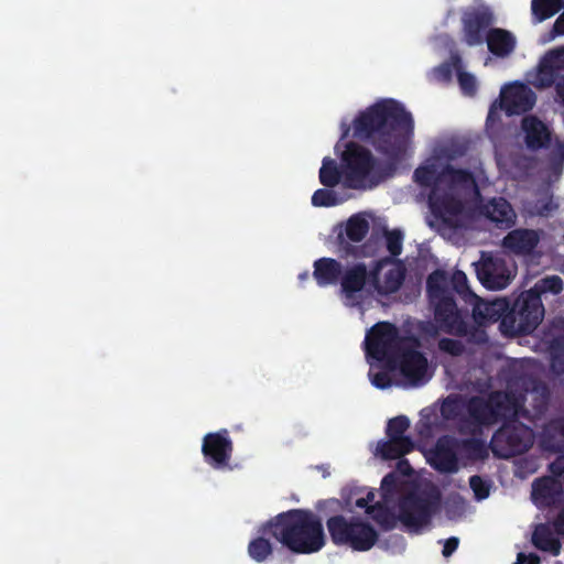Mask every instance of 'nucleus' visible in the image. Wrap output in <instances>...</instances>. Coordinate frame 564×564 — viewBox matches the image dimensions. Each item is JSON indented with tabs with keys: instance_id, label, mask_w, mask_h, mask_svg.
Wrapping results in <instances>:
<instances>
[{
	"instance_id": "nucleus-1",
	"label": "nucleus",
	"mask_w": 564,
	"mask_h": 564,
	"mask_svg": "<svg viewBox=\"0 0 564 564\" xmlns=\"http://www.w3.org/2000/svg\"><path fill=\"white\" fill-rule=\"evenodd\" d=\"M413 130L412 115L394 99H382L359 112L354 120V135L370 141L386 161L379 162L370 150L349 142L341 156L345 185L371 189L392 177L405 159Z\"/></svg>"
},
{
	"instance_id": "nucleus-2",
	"label": "nucleus",
	"mask_w": 564,
	"mask_h": 564,
	"mask_svg": "<svg viewBox=\"0 0 564 564\" xmlns=\"http://www.w3.org/2000/svg\"><path fill=\"white\" fill-rule=\"evenodd\" d=\"M458 158V140L452 139L434 148L433 154L414 170L413 180L429 189L430 226L443 236L458 231V169L452 162Z\"/></svg>"
},
{
	"instance_id": "nucleus-3",
	"label": "nucleus",
	"mask_w": 564,
	"mask_h": 564,
	"mask_svg": "<svg viewBox=\"0 0 564 564\" xmlns=\"http://www.w3.org/2000/svg\"><path fill=\"white\" fill-rule=\"evenodd\" d=\"M421 341L414 335H400L398 327L389 322H379L368 332L365 340L366 355L391 371L399 370L411 386L427 381V358L420 350Z\"/></svg>"
},
{
	"instance_id": "nucleus-4",
	"label": "nucleus",
	"mask_w": 564,
	"mask_h": 564,
	"mask_svg": "<svg viewBox=\"0 0 564 564\" xmlns=\"http://www.w3.org/2000/svg\"><path fill=\"white\" fill-rule=\"evenodd\" d=\"M263 532L295 554H313L326 544L321 517L310 509H290L267 521Z\"/></svg>"
},
{
	"instance_id": "nucleus-5",
	"label": "nucleus",
	"mask_w": 564,
	"mask_h": 564,
	"mask_svg": "<svg viewBox=\"0 0 564 564\" xmlns=\"http://www.w3.org/2000/svg\"><path fill=\"white\" fill-rule=\"evenodd\" d=\"M530 397L542 405L545 399V388L536 384L532 377L523 376L508 384L507 392H496L486 401L473 399L469 403L471 416L481 424H492L500 419L518 415L520 412L529 413L523 408L524 401Z\"/></svg>"
},
{
	"instance_id": "nucleus-6",
	"label": "nucleus",
	"mask_w": 564,
	"mask_h": 564,
	"mask_svg": "<svg viewBox=\"0 0 564 564\" xmlns=\"http://www.w3.org/2000/svg\"><path fill=\"white\" fill-rule=\"evenodd\" d=\"M458 293V268L454 267L451 275L442 269H436L426 279V293L430 305L434 310L435 323L427 322L422 332L435 338L440 330L458 336V305L454 299Z\"/></svg>"
},
{
	"instance_id": "nucleus-7",
	"label": "nucleus",
	"mask_w": 564,
	"mask_h": 564,
	"mask_svg": "<svg viewBox=\"0 0 564 564\" xmlns=\"http://www.w3.org/2000/svg\"><path fill=\"white\" fill-rule=\"evenodd\" d=\"M441 502L442 494L435 484L412 481L397 500L400 528L410 534H421L431 527Z\"/></svg>"
},
{
	"instance_id": "nucleus-8",
	"label": "nucleus",
	"mask_w": 564,
	"mask_h": 564,
	"mask_svg": "<svg viewBox=\"0 0 564 564\" xmlns=\"http://www.w3.org/2000/svg\"><path fill=\"white\" fill-rule=\"evenodd\" d=\"M488 183L481 167L473 173L460 170V215L464 210H479L491 221L509 227L513 224L516 214L510 204L503 198H495L481 206L480 189Z\"/></svg>"
},
{
	"instance_id": "nucleus-9",
	"label": "nucleus",
	"mask_w": 564,
	"mask_h": 564,
	"mask_svg": "<svg viewBox=\"0 0 564 564\" xmlns=\"http://www.w3.org/2000/svg\"><path fill=\"white\" fill-rule=\"evenodd\" d=\"M388 259L373 261L368 268L365 262H355L347 265L339 280L340 295L344 304L349 307H361L365 301L375 292L378 269H381Z\"/></svg>"
},
{
	"instance_id": "nucleus-10",
	"label": "nucleus",
	"mask_w": 564,
	"mask_h": 564,
	"mask_svg": "<svg viewBox=\"0 0 564 564\" xmlns=\"http://www.w3.org/2000/svg\"><path fill=\"white\" fill-rule=\"evenodd\" d=\"M326 527L335 545H348L355 551H368L378 541V532L373 527L359 518L333 516L327 519Z\"/></svg>"
},
{
	"instance_id": "nucleus-11",
	"label": "nucleus",
	"mask_w": 564,
	"mask_h": 564,
	"mask_svg": "<svg viewBox=\"0 0 564 564\" xmlns=\"http://www.w3.org/2000/svg\"><path fill=\"white\" fill-rule=\"evenodd\" d=\"M541 299L533 292H523L514 301L510 312L500 322V329L507 336L533 332L544 317Z\"/></svg>"
},
{
	"instance_id": "nucleus-12",
	"label": "nucleus",
	"mask_w": 564,
	"mask_h": 564,
	"mask_svg": "<svg viewBox=\"0 0 564 564\" xmlns=\"http://www.w3.org/2000/svg\"><path fill=\"white\" fill-rule=\"evenodd\" d=\"M458 423V394L451 393L441 406H426L420 411V419L415 424L416 435L421 441H432Z\"/></svg>"
},
{
	"instance_id": "nucleus-13",
	"label": "nucleus",
	"mask_w": 564,
	"mask_h": 564,
	"mask_svg": "<svg viewBox=\"0 0 564 564\" xmlns=\"http://www.w3.org/2000/svg\"><path fill=\"white\" fill-rule=\"evenodd\" d=\"M435 444L427 445L431 441H421L417 436V449L421 451L426 463L441 474H454L458 471V438L453 435H437Z\"/></svg>"
},
{
	"instance_id": "nucleus-14",
	"label": "nucleus",
	"mask_w": 564,
	"mask_h": 564,
	"mask_svg": "<svg viewBox=\"0 0 564 564\" xmlns=\"http://www.w3.org/2000/svg\"><path fill=\"white\" fill-rule=\"evenodd\" d=\"M533 443V432L523 424L512 422L503 425L491 440L494 454L508 458L528 451Z\"/></svg>"
},
{
	"instance_id": "nucleus-15",
	"label": "nucleus",
	"mask_w": 564,
	"mask_h": 564,
	"mask_svg": "<svg viewBox=\"0 0 564 564\" xmlns=\"http://www.w3.org/2000/svg\"><path fill=\"white\" fill-rule=\"evenodd\" d=\"M476 273L484 286L490 290L507 288L516 276V265L511 261L494 256H482L476 264Z\"/></svg>"
},
{
	"instance_id": "nucleus-16",
	"label": "nucleus",
	"mask_w": 564,
	"mask_h": 564,
	"mask_svg": "<svg viewBox=\"0 0 564 564\" xmlns=\"http://www.w3.org/2000/svg\"><path fill=\"white\" fill-rule=\"evenodd\" d=\"M232 451V441L229 438L227 430L208 433L203 438L202 453L205 462L214 469L227 468Z\"/></svg>"
},
{
	"instance_id": "nucleus-17",
	"label": "nucleus",
	"mask_w": 564,
	"mask_h": 564,
	"mask_svg": "<svg viewBox=\"0 0 564 564\" xmlns=\"http://www.w3.org/2000/svg\"><path fill=\"white\" fill-rule=\"evenodd\" d=\"M534 104L535 95L527 85L512 83L501 88L499 107L508 115L525 112Z\"/></svg>"
},
{
	"instance_id": "nucleus-18",
	"label": "nucleus",
	"mask_w": 564,
	"mask_h": 564,
	"mask_svg": "<svg viewBox=\"0 0 564 564\" xmlns=\"http://www.w3.org/2000/svg\"><path fill=\"white\" fill-rule=\"evenodd\" d=\"M460 297H464V300L466 302L468 301L469 304L473 306V318L478 325H485L488 323L497 322L499 318L505 316L503 314L507 312L509 307L508 302L503 299H497L491 302H486L477 296L463 292L462 289Z\"/></svg>"
},
{
	"instance_id": "nucleus-19",
	"label": "nucleus",
	"mask_w": 564,
	"mask_h": 564,
	"mask_svg": "<svg viewBox=\"0 0 564 564\" xmlns=\"http://www.w3.org/2000/svg\"><path fill=\"white\" fill-rule=\"evenodd\" d=\"M383 259H388L389 262L378 269L373 291L380 295H389L397 292L402 285L405 278V268L401 262H397L390 257Z\"/></svg>"
},
{
	"instance_id": "nucleus-20",
	"label": "nucleus",
	"mask_w": 564,
	"mask_h": 564,
	"mask_svg": "<svg viewBox=\"0 0 564 564\" xmlns=\"http://www.w3.org/2000/svg\"><path fill=\"white\" fill-rule=\"evenodd\" d=\"M437 47H446L449 51V59L434 67L431 72V79L448 84L452 80L453 74L458 77V50L455 48V42L446 34H440L434 39Z\"/></svg>"
},
{
	"instance_id": "nucleus-21",
	"label": "nucleus",
	"mask_w": 564,
	"mask_h": 564,
	"mask_svg": "<svg viewBox=\"0 0 564 564\" xmlns=\"http://www.w3.org/2000/svg\"><path fill=\"white\" fill-rule=\"evenodd\" d=\"M521 129L524 134V142L531 150L545 148L551 142L550 128L535 116L524 117Z\"/></svg>"
},
{
	"instance_id": "nucleus-22",
	"label": "nucleus",
	"mask_w": 564,
	"mask_h": 564,
	"mask_svg": "<svg viewBox=\"0 0 564 564\" xmlns=\"http://www.w3.org/2000/svg\"><path fill=\"white\" fill-rule=\"evenodd\" d=\"M488 50L497 57L510 56L517 47L516 35L505 29H490L486 36Z\"/></svg>"
},
{
	"instance_id": "nucleus-23",
	"label": "nucleus",
	"mask_w": 564,
	"mask_h": 564,
	"mask_svg": "<svg viewBox=\"0 0 564 564\" xmlns=\"http://www.w3.org/2000/svg\"><path fill=\"white\" fill-rule=\"evenodd\" d=\"M561 492V480L552 477L539 479L532 485V500L538 507H546L556 502Z\"/></svg>"
},
{
	"instance_id": "nucleus-24",
	"label": "nucleus",
	"mask_w": 564,
	"mask_h": 564,
	"mask_svg": "<svg viewBox=\"0 0 564 564\" xmlns=\"http://www.w3.org/2000/svg\"><path fill=\"white\" fill-rule=\"evenodd\" d=\"M341 263L333 258H319L314 262L313 276L319 286L334 285L339 282Z\"/></svg>"
},
{
	"instance_id": "nucleus-25",
	"label": "nucleus",
	"mask_w": 564,
	"mask_h": 564,
	"mask_svg": "<svg viewBox=\"0 0 564 564\" xmlns=\"http://www.w3.org/2000/svg\"><path fill=\"white\" fill-rule=\"evenodd\" d=\"M417 445L413 440H380L373 451L376 457L382 460L399 459L411 453Z\"/></svg>"
},
{
	"instance_id": "nucleus-26",
	"label": "nucleus",
	"mask_w": 564,
	"mask_h": 564,
	"mask_svg": "<svg viewBox=\"0 0 564 564\" xmlns=\"http://www.w3.org/2000/svg\"><path fill=\"white\" fill-rule=\"evenodd\" d=\"M492 14L484 11L468 14L464 22L465 41L468 45L482 43L484 30L492 23Z\"/></svg>"
},
{
	"instance_id": "nucleus-27",
	"label": "nucleus",
	"mask_w": 564,
	"mask_h": 564,
	"mask_svg": "<svg viewBox=\"0 0 564 564\" xmlns=\"http://www.w3.org/2000/svg\"><path fill=\"white\" fill-rule=\"evenodd\" d=\"M539 242V235L530 229H516L503 239V247L514 253H529Z\"/></svg>"
},
{
	"instance_id": "nucleus-28",
	"label": "nucleus",
	"mask_w": 564,
	"mask_h": 564,
	"mask_svg": "<svg viewBox=\"0 0 564 564\" xmlns=\"http://www.w3.org/2000/svg\"><path fill=\"white\" fill-rule=\"evenodd\" d=\"M267 528V521L259 525L258 536L250 540L247 551L248 555L257 563H263L268 561L273 554V544L269 538H272V533L263 532Z\"/></svg>"
},
{
	"instance_id": "nucleus-29",
	"label": "nucleus",
	"mask_w": 564,
	"mask_h": 564,
	"mask_svg": "<svg viewBox=\"0 0 564 564\" xmlns=\"http://www.w3.org/2000/svg\"><path fill=\"white\" fill-rule=\"evenodd\" d=\"M368 232V220L359 215H354L346 223L345 234L339 232L337 240L340 246H344L346 249H348V241L360 242L365 239Z\"/></svg>"
},
{
	"instance_id": "nucleus-30",
	"label": "nucleus",
	"mask_w": 564,
	"mask_h": 564,
	"mask_svg": "<svg viewBox=\"0 0 564 564\" xmlns=\"http://www.w3.org/2000/svg\"><path fill=\"white\" fill-rule=\"evenodd\" d=\"M532 543L541 551L549 552L556 556L561 552V543L554 535L552 529L546 524L536 525L532 534Z\"/></svg>"
},
{
	"instance_id": "nucleus-31",
	"label": "nucleus",
	"mask_w": 564,
	"mask_h": 564,
	"mask_svg": "<svg viewBox=\"0 0 564 564\" xmlns=\"http://www.w3.org/2000/svg\"><path fill=\"white\" fill-rule=\"evenodd\" d=\"M367 513L372 520L384 531H390L397 528L399 523V513L393 512L387 506L377 502L367 508Z\"/></svg>"
},
{
	"instance_id": "nucleus-32",
	"label": "nucleus",
	"mask_w": 564,
	"mask_h": 564,
	"mask_svg": "<svg viewBox=\"0 0 564 564\" xmlns=\"http://www.w3.org/2000/svg\"><path fill=\"white\" fill-rule=\"evenodd\" d=\"M545 341L549 344L552 370L564 373V334H547Z\"/></svg>"
},
{
	"instance_id": "nucleus-33",
	"label": "nucleus",
	"mask_w": 564,
	"mask_h": 564,
	"mask_svg": "<svg viewBox=\"0 0 564 564\" xmlns=\"http://www.w3.org/2000/svg\"><path fill=\"white\" fill-rule=\"evenodd\" d=\"M412 481L404 480L398 473L390 471L381 480V494L384 501H390L395 495L405 492Z\"/></svg>"
},
{
	"instance_id": "nucleus-34",
	"label": "nucleus",
	"mask_w": 564,
	"mask_h": 564,
	"mask_svg": "<svg viewBox=\"0 0 564 564\" xmlns=\"http://www.w3.org/2000/svg\"><path fill=\"white\" fill-rule=\"evenodd\" d=\"M556 68L543 56L534 73L530 75V83L538 88L550 87L554 83Z\"/></svg>"
},
{
	"instance_id": "nucleus-35",
	"label": "nucleus",
	"mask_w": 564,
	"mask_h": 564,
	"mask_svg": "<svg viewBox=\"0 0 564 564\" xmlns=\"http://www.w3.org/2000/svg\"><path fill=\"white\" fill-rule=\"evenodd\" d=\"M542 444L547 449H564V419L557 420L546 427Z\"/></svg>"
},
{
	"instance_id": "nucleus-36",
	"label": "nucleus",
	"mask_w": 564,
	"mask_h": 564,
	"mask_svg": "<svg viewBox=\"0 0 564 564\" xmlns=\"http://www.w3.org/2000/svg\"><path fill=\"white\" fill-rule=\"evenodd\" d=\"M343 175L344 172H340L335 160L328 156L323 159L322 166L319 169V182L324 186L328 188L335 187L339 184Z\"/></svg>"
},
{
	"instance_id": "nucleus-37",
	"label": "nucleus",
	"mask_w": 564,
	"mask_h": 564,
	"mask_svg": "<svg viewBox=\"0 0 564 564\" xmlns=\"http://www.w3.org/2000/svg\"><path fill=\"white\" fill-rule=\"evenodd\" d=\"M410 427V420L405 415H399L393 419H390L387 423L386 435L387 438L391 440H412L410 436L405 435V432Z\"/></svg>"
},
{
	"instance_id": "nucleus-38",
	"label": "nucleus",
	"mask_w": 564,
	"mask_h": 564,
	"mask_svg": "<svg viewBox=\"0 0 564 564\" xmlns=\"http://www.w3.org/2000/svg\"><path fill=\"white\" fill-rule=\"evenodd\" d=\"M563 290V281L560 276L551 275L538 281L534 286L527 292H533L539 299L542 294H558Z\"/></svg>"
},
{
	"instance_id": "nucleus-39",
	"label": "nucleus",
	"mask_w": 564,
	"mask_h": 564,
	"mask_svg": "<svg viewBox=\"0 0 564 564\" xmlns=\"http://www.w3.org/2000/svg\"><path fill=\"white\" fill-rule=\"evenodd\" d=\"M561 9V2H532V15L536 23L553 17Z\"/></svg>"
},
{
	"instance_id": "nucleus-40",
	"label": "nucleus",
	"mask_w": 564,
	"mask_h": 564,
	"mask_svg": "<svg viewBox=\"0 0 564 564\" xmlns=\"http://www.w3.org/2000/svg\"><path fill=\"white\" fill-rule=\"evenodd\" d=\"M339 203L336 193L328 188H318L312 196V205L315 207H333Z\"/></svg>"
},
{
	"instance_id": "nucleus-41",
	"label": "nucleus",
	"mask_w": 564,
	"mask_h": 564,
	"mask_svg": "<svg viewBox=\"0 0 564 564\" xmlns=\"http://www.w3.org/2000/svg\"><path fill=\"white\" fill-rule=\"evenodd\" d=\"M402 231L394 229L386 231V246L391 257H398L402 252Z\"/></svg>"
},
{
	"instance_id": "nucleus-42",
	"label": "nucleus",
	"mask_w": 564,
	"mask_h": 564,
	"mask_svg": "<svg viewBox=\"0 0 564 564\" xmlns=\"http://www.w3.org/2000/svg\"><path fill=\"white\" fill-rule=\"evenodd\" d=\"M478 88L479 83L476 76L460 70V91L467 97H474Z\"/></svg>"
},
{
	"instance_id": "nucleus-43",
	"label": "nucleus",
	"mask_w": 564,
	"mask_h": 564,
	"mask_svg": "<svg viewBox=\"0 0 564 564\" xmlns=\"http://www.w3.org/2000/svg\"><path fill=\"white\" fill-rule=\"evenodd\" d=\"M469 485L477 500H482L488 497L489 488L480 477L473 476L469 480Z\"/></svg>"
},
{
	"instance_id": "nucleus-44",
	"label": "nucleus",
	"mask_w": 564,
	"mask_h": 564,
	"mask_svg": "<svg viewBox=\"0 0 564 564\" xmlns=\"http://www.w3.org/2000/svg\"><path fill=\"white\" fill-rule=\"evenodd\" d=\"M469 451H473L475 458H484L487 453L485 445L478 441L460 443V455Z\"/></svg>"
},
{
	"instance_id": "nucleus-45",
	"label": "nucleus",
	"mask_w": 564,
	"mask_h": 564,
	"mask_svg": "<svg viewBox=\"0 0 564 564\" xmlns=\"http://www.w3.org/2000/svg\"><path fill=\"white\" fill-rule=\"evenodd\" d=\"M438 349L442 352H446L453 357H456L458 356V339L442 338L438 341Z\"/></svg>"
},
{
	"instance_id": "nucleus-46",
	"label": "nucleus",
	"mask_w": 564,
	"mask_h": 564,
	"mask_svg": "<svg viewBox=\"0 0 564 564\" xmlns=\"http://www.w3.org/2000/svg\"><path fill=\"white\" fill-rule=\"evenodd\" d=\"M544 56L556 69L564 67V46L551 50Z\"/></svg>"
},
{
	"instance_id": "nucleus-47",
	"label": "nucleus",
	"mask_w": 564,
	"mask_h": 564,
	"mask_svg": "<svg viewBox=\"0 0 564 564\" xmlns=\"http://www.w3.org/2000/svg\"><path fill=\"white\" fill-rule=\"evenodd\" d=\"M557 208V205L552 198L545 197L544 200L539 202L534 207V213L541 216H547Z\"/></svg>"
},
{
	"instance_id": "nucleus-48",
	"label": "nucleus",
	"mask_w": 564,
	"mask_h": 564,
	"mask_svg": "<svg viewBox=\"0 0 564 564\" xmlns=\"http://www.w3.org/2000/svg\"><path fill=\"white\" fill-rule=\"evenodd\" d=\"M413 468L410 465L409 460L406 458H399L395 469L392 470V473H398V476L403 478L405 476H411L413 474Z\"/></svg>"
},
{
	"instance_id": "nucleus-49",
	"label": "nucleus",
	"mask_w": 564,
	"mask_h": 564,
	"mask_svg": "<svg viewBox=\"0 0 564 564\" xmlns=\"http://www.w3.org/2000/svg\"><path fill=\"white\" fill-rule=\"evenodd\" d=\"M372 384L379 389H386L391 386L390 376L387 372H377L371 380Z\"/></svg>"
},
{
	"instance_id": "nucleus-50",
	"label": "nucleus",
	"mask_w": 564,
	"mask_h": 564,
	"mask_svg": "<svg viewBox=\"0 0 564 564\" xmlns=\"http://www.w3.org/2000/svg\"><path fill=\"white\" fill-rule=\"evenodd\" d=\"M457 547H458V538L452 536L445 541L442 554L445 557H448L456 551Z\"/></svg>"
},
{
	"instance_id": "nucleus-51",
	"label": "nucleus",
	"mask_w": 564,
	"mask_h": 564,
	"mask_svg": "<svg viewBox=\"0 0 564 564\" xmlns=\"http://www.w3.org/2000/svg\"><path fill=\"white\" fill-rule=\"evenodd\" d=\"M540 558L535 554L519 553L514 564H539Z\"/></svg>"
},
{
	"instance_id": "nucleus-52",
	"label": "nucleus",
	"mask_w": 564,
	"mask_h": 564,
	"mask_svg": "<svg viewBox=\"0 0 564 564\" xmlns=\"http://www.w3.org/2000/svg\"><path fill=\"white\" fill-rule=\"evenodd\" d=\"M553 31L556 34L564 35V12L555 21L554 26H553Z\"/></svg>"
},
{
	"instance_id": "nucleus-53",
	"label": "nucleus",
	"mask_w": 564,
	"mask_h": 564,
	"mask_svg": "<svg viewBox=\"0 0 564 564\" xmlns=\"http://www.w3.org/2000/svg\"><path fill=\"white\" fill-rule=\"evenodd\" d=\"M556 91L562 102L564 104V75L556 83Z\"/></svg>"
},
{
	"instance_id": "nucleus-54",
	"label": "nucleus",
	"mask_w": 564,
	"mask_h": 564,
	"mask_svg": "<svg viewBox=\"0 0 564 564\" xmlns=\"http://www.w3.org/2000/svg\"><path fill=\"white\" fill-rule=\"evenodd\" d=\"M555 527L558 531V533L564 534V510L558 516L557 520L555 521Z\"/></svg>"
},
{
	"instance_id": "nucleus-55",
	"label": "nucleus",
	"mask_w": 564,
	"mask_h": 564,
	"mask_svg": "<svg viewBox=\"0 0 564 564\" xmlns=\"http://www.w3.org/2000/svg\"><path fill=\"white\" fill-rule=\"evenodd\" d=\"M555 154L558 159L564 160V143L556 142Z\"/></svg>"
},
{
	"instance_id": "nucleus-56",
	"label": "nucleus",
	"mask_w": 564,
	"mask_h": 564,
	"mask_svg": "<svg viewBox=\"0 0 564 564\" xmlns=\"http://www.w3.org/2000/svg\"><path fill=\"white\" fill-rule=\"evenodd\" d=\"M355 505L358 508H366L367 509L368 507H370L369 503H367V499L366 498L357 499Z\"/></svg>"
},
{
	"instance_id": "nucleus-57",
	"label": "nucleus",
	"mask_w": 564,
	"mask_h": 564,
	"mask_svg": "<svg viewBox=\"0 0 564 564\" xmlns=\"http://www.w3.org/2000/svg\"><path fill=\"white\" fill-rule=\"evenodd\" d=\"M496 112H497V104H494L489 110L487 120L492 121L495 119Z\"/></svg>"
},
{
	"instance_id": "nucleus-58",
	"label": "nucleus",
	"mask_w": 564,
	"mask_h": 564,
	"mask_svg": "<svg viewBox=\"0 0 564 564\" xmlns=\"http://www.w3.org/2000/svg\"><path fill=\"white\" fill-rule=\"evenodd\" d=\"M326 503H332V505H336L337 507L340 506V501L337 500V499H330V500H326V501H323V502H319L318 503V508H322L323 505H326Z\"/></svg>"
},
{
	"instance_id": "nucleus-59",
	"label": "nucleus",
	"mask_w": 564,
	"mask_h": 564,
	"mask_svg": "<svg viewBox=\"0 0 564 564\" xmlns=\"http://www.w3.org/2000/svg\"><path fill=\"white\" fill-rule=\"evenodd\" d=\"M365 498L367 499V503H369L375 499V494L369 491Z\"/></svg>"
},
{
	"instance_id": "nucleus-60",
	"label": "nucleus",
	"mask_w": 564,
	"mask_h": 564,
	"mask_svg": "<svg viewBox=\"0 0 564 564\" xmlns=\"http://www.w3.org/2000/svg\"><path fill=\"white\" fill-rule=\"evenodd\" d=\"M459 279H460V285H462L463 282L466 280V275L463 272H460Z\"/></svg>"
},
{
	"instance_id": "nucleus-61",
	"label": "nucleus",
	"mask_w": 564,
	"mask_h": 564,
	"mask_svg": "<svg viewBox=\"0 0 564 564\" xmlns=\"http://www.w3.org/2000/svg\"><path fill=\"white\" fill-rule=\"evenodd\" d=\"M531 362H532V361H531L530 359H528V360H524V361H523V364H525V366H527V367H530V366H531Z\"/></svg>"
},
{
	"instance_id": "nucleus-62",
	"label": "nucleus",
	"mask_w": 564,
	"mask_h": 564,
	"mask_svg": "<svg viewBox=\"0 0 564 564\" xmlns=\"http://www.w3.org/2000/svg\"><path fill=\"white\" fill-rule=\"evenodd\" d=\"M348 131H349V128H347V129L345 130V132L343 133V138H346V137L348 135Z\"/></svg>"
},
{
	"instance_id": "nucleus-63",
	"label": "nucleus",
	"mask_w": 564,
	"mask_h": 564,
	"mask_svg": "<svg viewBox=\"0 0 564 564\" xmlns=\"http://www.w3.org/2000/svg\"><path fill=\"white\" fill-rule=\"evenodd\" d=\"M299 278H300V279H306V278H307V273L305 272V273H303V274H300V276H299Z\"/></svg>"
},
{
	"instance_id": "nucleus-64",
	"label": "nucleus",
	"mask_w": 564,
	"mask_h": 564,
	"mask_svg": "<svg viewBox=\"0 0 564 564\" xmlns=\"http://www.w3.org/2000/svg\"><path fill=\"white\" fill-rule=\"evenodd\" d=\"M460 335L463 334V323L460 322V328H459Z\"/></svg>"
}]
</instances>
